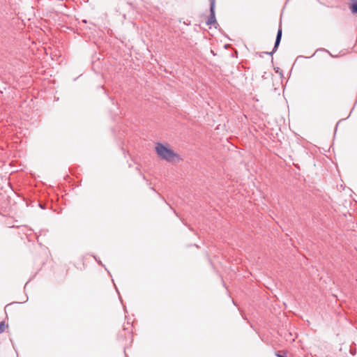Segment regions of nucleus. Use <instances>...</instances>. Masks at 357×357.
Here are the masks:
<instances>
[{
    "mask_svg": "<svg viewBox=\"0 0 357 357\" xmlns=\"http://www.w3.org/2000/svg\"><path fill=\"white\" fill-rule=\"evenodd\" d=\"M158 156L168 162L176 163L182 160L181 155L175 152L169 145L158 143L155 147Z\"/></svg>",
    "mask_w": 357,
    "mask_h": 357,
    "instance_id": "obj_1",
    "label": "nucleus"
},
{
    "mask_svg": "<svg viewBox=\"0 0 357 357\" xmlns=\"http://www.w3.org/2000/svg\"><path fill=\"white\" fill-rule=\"evenodd\" d=\"M281 37H282V29H279L278 31L277 37H276L275 48H276L279 45L280 40H281Z\"/></svg>",
    "mask_w": 357,
    "mask_h": 357,
    "instance_id": "obj_3",
    "label": "nucleus"
},
{
    "mask_svg": "<svg viewBox=\"0 0 357 357\" xmlns=\"http://www.w3.org/2000/svg\"><path fill=\"white\" fill-rule=\"evenodd\" d=\"M277 356H278V357H285L284 356L280 355V354H277Z\"/></svg>",
    "mask_w": 357,
    "mask_h": 357,
    "instance_id": "obj_6",
    "label": "nucleus"
},
{
    "mask_svg": "<svg viewBox=\"0 0 357 357\" xmlns=\"http://www.w3.org/2000/svg\"><path fill=\"white\" fill-rule=\"evenodd\" d=\"M207 24L210 26L216 24V20L215 16V0L211 1V15L207 20Z\"/></svg>",
    "mask_w": 357,
    "mask_h": 357,
    "instance_id": "obj_2",
    "label": "nucleus"
},
{
    "mask_svg": "<svg viewBox=\"0 0 357 357\" xmlns=\"http://www.w3.org/2000/svg\"><path fill=\"white\" fill-rule=\"evenodd\" d=\"M351 9L353 13H357V0H351Z\"/></svg>",
    "mask_w": 357,
    "mask_h": 357,
    "instance_id": "obj_5",
    "label": "nucleus"
},
{
    "mask_svg": "<svg viewBox=\"0 0 357 357\" xmlns=\"http://www.w3.org/2000/svg\"><path fill=\"white\" fill-rule=\"evenodd\" d=\"M8 328V324L5 321L0 322V334L6 331Z\"/></svg>",
    "mask_w": 357,
    "mask_h": 357,
    "instance_id": "obj_4",
    "label": "nucleus"
}]
</instances>
